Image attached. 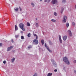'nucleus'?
Wrapping results in <instances>:
<instances>
[{"label":"nucleus","mask_w":76,"mask_h":76,"mask_svg":"<svg viewBox=\"0 0 76 76\" xmlns=\"http://www.w3.org/2000/svg\"><path fill=\"white\" fill-rule=\"evenodd\" d=\"M63 61L67 64H69L70 62L69 61L67 57H64L63 58Z\"/></svg>","instance_id":"1"},{"label":"nucleus","mask_w":76,"mask_h":76,"mask_svg":"<svg viewBox=\"0 0 76 76\" xmlns=\"http://www.w3.org/2000/svg\"><path fill=\"white\" fill-rule=\"evenodd\" d=\"M11 42H12V43L14 42V41H13V39H11Z\"/></svg>","instance_id":"36"},{"label":"nucleus","mask_w":76,"mask_h":76,"mask_svg":"<svg viewBox=\"0 0 76 76\" xmlns=\"http://www.w3.org/2000/svg\"><path fill=\"white\" fill-rule=\"evenodd\" d=\"M2 46V44L0 43V47H1V46Z\"/></svg>","instance_id":"38"},{"label":"nucleus","mask_w":76,"mask_h":76,"mask_svg":"<svg viewBox=\"0 0 76 76\" xmlns=\"http://www.w3.org/2000/svg\"><path fill=\"white\" fill-rule=\"evenodd\" d=\"M66 0H62V3H65L66 2Z\"/></svg>","instance_id":"28"},{"label":"nucleus","mask_w":76,"mask_h":76,"mask_svg":"<svg viewBox=\"0 0 76 76\" xmlns=\"http://www.w3.org/2000/svg\"><path fill=\"white\" fill-rule=\"evenodd\" d=\"M36 27H38L39 26L38 24V23H36Z\"/></svg>","instance_id":"23"},{"label":"nucleus","mask_w":76,"mask_h":76,"mask_svg":"<svg viewBox=\"0 0 76 76\" xmlns=\"http://www.w3.org/2000/svg\"><path fill=\"white\" fill-rule=\"evenodd\" d=\"M49 44L50 45H53V44L52 42H51V41H49Z\"/></svg>","instance_id":"25"},{"label":"nucleus","mask_w":76,"mask_h":76,"mask_svg":"<svg viewBox=\"0 0 76 76\" xmlns=\"http://www.w3.org/2000/svg\"><path fill=\"white\" fill-rule=\"evenodd\" d=\"M6 61H3V63H4V64H5V63H6Z\"/></svg>","instance_id":"33"},{"label":"nucleus","mask_w":76,"mask_h":76,"mask_svg":"<svg viewBox=\"0 0 76 76\" xmlns=\"http://www.w3.org/2000/svg\"><path fill=\"white\" fill-rule=\"evenodd\" d=\"M74 72L75 73V72H76V71H75V70H74Z\"/></svg>","instance_id":"41"},{"label":"nucleus","mask_w":76,"mask_h":76,"mask_svg":"<svg viewBox=\"0 0 76 76\" xmlns=\"http://www.w3.org/2000/svg\"><path fill=\"white\" fill-rule=\"evenodd\" d=\"M68 33H69V36H71L72 35V34L71 31L69 30V31H68Z\"/></svg>","instance_id":"8"},{"label":"nucleus","mask_w":76,"mask_h":76,"mask_svg":"<svg viewBox=\"0 0 76 76\" xmlns=\"http://www.w3.org/2000/svg\"><path fill=\"white\" fill-rule=\"evenodd\" d=\"M45 46L46 48L49 51L50 53L52 52V50H51L50 49H49V48L48 46H47V44L46 43H45Z\"/></svg>","instance_id":"4"},{"label":"nucleus","mask_w":76,"mask_h":76,"mask_svg":"<svg viewBox=\"0 0 76 76\" xmlns=\"http://www.w3.org/2000/svg\"><path fill=\"white\" fill-rule=\"evenodd\" d=\"M50 0H48V2H49L50 1Z\"/></svg>","instance_id":"40"},{"label":"nucleus","mask_w":76,"mask_h":76,"mask_svg":"<svg viewBox=\"0 0 76 76\" xmlns=\"http://www.w3.org/2000/svg\"><path fill=\"white\" fill-rule=\"evenodd\" d=\"M31 5L32 6H33V7H34V3H31Z\"/></svg>","instance_id":"27"},{"label":"nucleus","mask_w":76,"mask_h":76,"mask_svg":"<svg viewBox=\"0 0 76 76\" xmlns=\"http://www.w3.org/2000/svg\"><path fill=\"white\" fill-rule=\"evenodd\" d=\"M21 39H24V37L23 36H21Z\"/></svg>","instance_id":"22"},{"label":"nucleus","mask_w":76,"mask_h":76,"mask_svg":"<svg viewBox=\"0 0 76 76\" xmlns=\"http://www.w3.org/2000/svg\"><path fill=\"white\" fill-rule=\"evenodd\" d=\"M52 73H49L47 75V76H52Z\"/></svg>","instance_id":"15"},{"label":"nucleus","mask_w":76,"mask_h":76,"mask_svg":"<svg viewBox=\"0 0 76 76\" xmlns=\"http://www.w3.org/2000/svg\"><path fill=\"white\" fill-rule=\"evenodd\" d=\"M31 35V34H30V33H29L27 35L28 37H30Z\"/></svg>","instance_id":"20"},{"label":"nucleus","mask_w":76,"mask_h":76,"mask_svg":"<svg viewBox=\"0 0 76 76\" xmlns=\"http://www.w3.org/2000/svg\"><path fill=\"white\" fill-rule=\"evenodd\" d=\"M33 35H34V36H36V39H38V36L37 35V34H33Z\"/></svg>","instance_id":"12"},{"label":"nucleus","mask_w":76,"mask_h":76,"mask_svg":"<svg viewBox=\"0 0 76 76\" xmlns=\"http://www.w3.org/2000/svg\"><path fill=\"white\" fill-rule=\"evenodd\" d=\"M44 40H41V43L42 45H44Z\"/></svg>","instance_id":"13"},{"label":"nucleus","mask_w":76,"mask_h":76,"mask_svg":"<svg viewBox=\"0 0 76 76\" xmlns=\"http://www.w3.org/2000/svg\"><path fill=\"white\" fill-rule=\"evenodd\" d=\"M51 62L54 66L56 67L57 66V65L56 64V62H55L53 59H52V60H51Z\"/></svg>","instance_id":"3"},{"label":"nucleus","mask_w":76,"mask_h":76,"mask_svg":"<svg viewBox=\"0 0 76 76\" xmlns=\"http://www.w3.org/2000/svg\"><path fill=\"white\" fill-rule=\"evenodd\" d=\"M40 1H42V0H40Z\"/></svg>","instance_id":"44"},{"label":"nucleus","mask_w":76,"mask_h":76,"mask_svg":"<svg viewBox=\"0 0 76 76\" xmlns=\"http://www.w3.org/2000/svg\"><path fill=\"white\" fill-rule=\"evenodd\" d=\"M57 2V0H53L52 3L53 4H54L56 3Z\"/></svg>","instance_id":"10"},{"label":"nucleus","mask_w":76,"mask_h":76,"mask_svg":"<svg viewBox=\"0 0 76 76\" xmlns=\"http://www.w3.org/2000/svg\"><path fill=\"white\" fill-rule=\"evenodd\" d=\"M72 25L73 26H75V23L74 22L72 23Z\"/></svg>","instance_id":"24"},{"label":"nucleus","mask_w":76,"mask_h":76,"mask_svg":"<svg viewBox=\"0 0 76 76\" xmlns=\"http://www.w3.org/2000/svg\"><path fill=\"white\" fill-rule=\"evenodd\" d=\"M36 20H38V19H37V18H36Z\"/></svg>","instance_id":"42"},{"label":"nucleus","mask_w":76,"mask_h":76,"mask_svg":"<svg viewBox=\"0 0 76 76\" xmlns=\"http://www.w3.org/2000/svg\"><path fill=\"white\" fill-rule=\"evenodd\" d=\"M57 71V70L56 69L55 70H54V72H56Z\"/></svg>","instance_id":"35"},{"label":"nucleus","mask_w":76,"mask_h":76,"mask_svg":"<svg viewBox=\"0 0 76 76\" xmlns=\"http://www.w3.org/2000/svg\"><path fill=\"white\" fill-rule=\"evenodd\" d=\"M64 10V8H62V11H61V13H62V12H63V11Z\"/></svg>","instance_id":"29"},{"label":"nucleus","mask_w":76,"mask_h":76,"mask_svg":"<svg viewBox=\"0 0 76 76\" xmlns=\"http://www.w3.org/2000/svg\"><path fill=\"white\" fill-rule=\"evenodd\" d=\"M19 8H17L16 9H14V10L15 11H18V10Z\"/></svg>","instance_id":"26"},{"label":"nucleus","mask_w":76,"mask_h":76,"mask_svg":"<svg viewBox=\"0 0 76 76\" xmlns=\"http://www.w3.org/2000/svg\"><path fill=\"white\" fill-rule=\"evenodd\" d=\"M32 48V46H30L28 47V49H29L30 48Z\"/></svg>","instance_id":"30"},{"label":"nucleus","mask_w":76,"mask_h":76,"mask_svg":"<svg viewBox=\"0 0 76 76\" xmlns=\"http://www.w3.org/2000/svg\"><path fill=\"white\" fill-rule=\"evenodd\" d=\"M37 76V73L35 74L34 75H33V76Z\"/></svg>","instance_id":"31"},{"label":"nucleus","mask_w":76,"mask_h":76,"mask_svg":"<svg viewBox=\"0 0 76 76\" xmlns=\"http://www.w3.org/2000/svg\"><path fill=\"white\" fill-rule=\"evenodd\" d=\"M19 37V35H16L15 36V38H17L18 37Z\"/></svg>","instance_id":"21"},{"label":"nucleus","mask_w":76,"mask_h":76,"mask_svg":"<svg viewBox=\"0 0 76 76\" xmlns=\"http://www.w3.org/2000/svg\"><path fill=\"white\" fill-rule=\"evenodd\" d=\"M73 62L74 63H76V60H75V61H74Z\"/></svg>","instance_id":"37"},{"label":"nucleus","mask_w":76,"mask_h":76,"mask_svg":"<svg viewBox=\"0 0 76 76\" xmlns=\"http://www.w3.org/2000/svg\"><path fill=\"white\" fill-rule=\"evenodd\" d=\"M15 30H16V31H17V30L18 29V28L17 26H16V25H15Z\"/></svg>","instance_id":"16"},{"label":"nucleus","mask_w":76,"mask_h":76,"mask_svg":"<svg viewBox=\"0 0 76 76\" xmlns=\"http://www.w3.org/2000/svg\"><path fill=\"white\" fill-rule=\"evenodd\" d=\"M69 25V23H67L66 24V27L68 28Z\"/></svg>","instance_id":"14"},{"label":"nucleus","mask_w":76,"mask_h":76,"mask_svg":"<svg viewBox=\"0 0 76 76\" xmlns=\"http://www.w3.org/2000/svg\"><path fill=\"white\" fill-rule=\"evenodd\" d=\"M59 39L60 42L61 43H62V40H61V36L60 35H59Z\"/></svg>","instance_id":"11"},{"label":"nucleus","mask_w":76,"mask_h":76,"mask_svg":"<svg viewBox=\"0 0 76 76\" xmlns=\"http://www.w3.org/2000/svg\"><path fill=\"white\" fill-rule=\"evenodd\" d=\"M67 19V17L66 16H64V20H62V22L64 23L66 22V19Z\"/></svg>","instance_id":"5"},{"label":"nucleus","mask_w":76,"mask_h":76,"mask_svg":"<svg viewBox=\"0 0 76 76\" xmlns=\"http://www.w3.org/2000/svg\"><path fill=\"white\" fill-rule=\"evenodd\" d=\"M47 1H48L47 0H45V2H47Z\"/></svg>","instance_id":"39"},{"label":"nucleus","mask_w":76,"mask_h":76,"mask_svg":"<svg viewBox=\"0 0 76 76\" xmlns=\"http://www.w3.org/2000/svg\"><path fill=\"white\" fill-rule=\"evenodd\" d=\"M15 60V58H12V59H11V60H12V62L13 63L14 61Z\"/></svg>","instance_id":"18"},{"label":"nucleus","mask_w":76,"mask_h":76,"mask_svg":"<svg viewBox=\"0 0 76 76\" xmlns=\"http://www.w3.org/2000/svg\"><path fill=\"white\" fill-rule=\"evenodd\" d=\"M75 8H76V5H75Z\"/></svg>","instance_id":"43"},{"label":"nucleus","mask_w":76,"mask_h":76,"mask_svg":"<svg viewBox=\"0 0 76 76\" xmlns=\"http://www.w3.org/2000/svg\"><path fill=\"white\" fill-rule=\"evenodd\" d=\"M13 48V47L12 46H10V47H8V48H7V51H9L11 50V49H12Z\"/></svg>","instance_id":"6"},{"label":"nucleus","mask_w":76,"mask_h":76,"mask_svg":"<svg viewBox=\"0 0 76 76\" xmlns=\"http://www.w3.org/2000/svg\"><path fill=\"white\" fill-rule=\"evenodd\" d=\"M19 26L20 28L22 30V31H25V29L24 27V25L22 23H20L19 24Z\"/></svg>","instance_id":"2"},{"label":"nucleus","mask_w":76,"mask_h":76,"mask_svg":"<svg viewBox=\"0 0 76 76\" xmlns=\"http://www.w3.org/2000/svg\"><path fill=\"white\" fill-rule=\"evenodd\" d=\"M27 26H30V23H29L28 22L27 23Z\"/></svg>","instance_id":"19"},{"label":"nucleus","mask_w":76,"mask_h":76,"mask_svg":"<svg viewBox=\"0 0 76 76\" xmlns=\"http://www.w3.org/2000/svg\"><path fill=\"white\" fill-rule=\"evenodd\" d=\"M51 21H52V22H56V20H54L53 19H52L51 20Z\"/></svg>","instance_id":"17"},{"label":"nucleus","mask_w":76,"mask_h":76,"mask_svg":"<svg viewBox=\"0 0 76 76\" xmlns=\"http://www.w3.org/2000/svg\"><path fill=\"white\" fill-rule=\"evenodd\" d=\"M19 7V9H20V11H22L21 8H20V7Z\"/></svg>","instance_id":"34"},{"label":"nucleus","mask_w":76,"mask_h":76,"mask_svg":"<svg viewBox=\"0 0 76 76\" xmlns=\"http://www.w3.org/2000/svg\"><path fill=\"white\" fill-rule=\"evenodd\" d=\"M54 15H55V16L57 15V13H56V12H54Z\"/></svg>","instance_id":"32"},{"label":"nucleus","mask_w":76,"mask_h":76,"mask_svg":"<svg viewBox=\"0 0 76 76\" xmlns=\"http://www.w3.org/2000/svg\"><path fill=\"white\" fill-rule=\"evenodd\" d=\"M33 42H35V45H37L38 44V40L37 39H35L33 41Z\"/></svg>","instance_id":"7"},{"label":"nucleus","mask_w":76,"mask_h":76,"mask_svg":"<svg viewBox=\"0 0 76 76\" xmlns=\"http://www.w3.org/2000/svg\"><path fill=\"white\" fill-rule=\"evenodd\" d=\"M67 36H64L63 37V39L64 41H65L67 39Z\"/></svg>","instance_id":"9"}]
</instances>
